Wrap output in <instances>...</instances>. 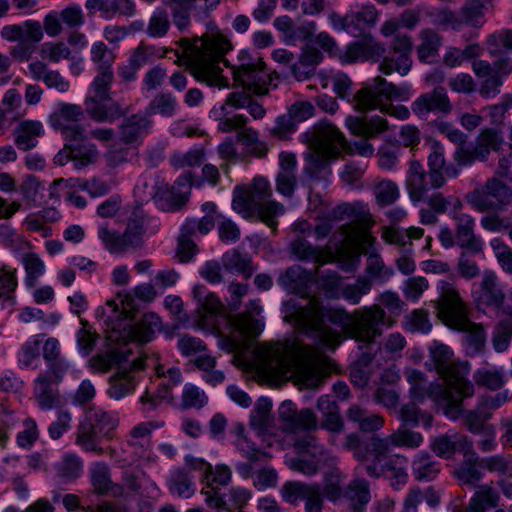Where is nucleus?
Instances as JSON below:
<instances>
[{
  "instance_id": "680f3d73",
  "label": "nucleus",
  "mask_w": 512,
  "mask_h": 512,
  "mask_svg": "<svg viewBox=\"0 0 512 512\" xmlns=\"http://www.w3.org/2000/svg\"><path fill=\"white\" fill-rule=\"evenodd\" d=\"M445 165L444 155L439 150H434L430 153L428 157V166H429V183L430 186L434 189L441 188L446 179L442 173V169Z\"/></svg>"
},
{
  "instance_id": "e2e57ef3",
  "label": "nucleus",
  "mask_w": 512,
  "mask_h": 512,
  "mask_svg": "<svg viewBox=\"0 0 512 512\" xmlns=\"http://www.w3.org/2000/svg\"><path fill=\"white\" fill-rule=\"evenodd\" d=\"M73 151V162L77 169H81L90 164H93L98 159V151L95 145L90 143L73 144L71 142Z\"/></svg>"
},
{
  "instance_id": "5701e85b",
  "label": "nucleus",
  "mask_w": 512,
  "mask_h": 512,
  "mask_svg": "<svg viewBox=\"0 0 512 512\" xmlns=\"http://www.w3.org/2000/svg\"><path fill=\"white\" fill-rule=\"evenodd\" d=\"M297 159L295 154H279V172L276 177V190L285 197H292L297 187Z\"/></svg>"
},
{
  "instance_id": "79ce46f5",
  "label": "nucleus",
  "mask_w": 512,
  "mask_h": 512,
  "mask_svg": "<svg viewBox=\"0 0 512 512\" xmlns=\"http://www.w3.org/2000/svg\"><path fill=\"white\" fill-rule=\"evenodd\" d=\"M197 370L202 372V380L211 386L221 384L225 380L223 371L217 369V360L211 355H199L193 361Z\"/></svg>"
},
{
  "instance_id": "f704fd0d",
  "label": "nucleus",
  "mask_w": 512,
  "mask_h": 512,
  "mask_svg": "<svg viewBox=\"0 0 512 512\" xmlns=\"http://www.w3.org/2000/svg\"><path fill=\"white\" fill-rule=\"evenodd\" d=\"M150 126L151 121L146 115L134 114L127 117L119 127L120 140L126 144L136 142L148 132Z\"/></svg>"
},
{
  "instance_id": "09e8293b",
  "label": "nucleus",
  "mask_w": 512,
  "mask_h": 512,
  "mask_svg": "<svg viewBox=\"0 0 512 512\" xmlns=\"http://www.w3.org/2000/svg\"><path fill=\"white\" fill-rule=\"evenodd\" d=\"M176 109V98L170 92H159L147 106L146 116L161 115L169 118L174 116Z\"/></svg>"
},
{
  "instance_id": "4c0bfd02",
  "label": "nucleus",
  "mask_w": 512,
  "mask_h": 512,
  "mask_svg": "<svg viewBox=\"0 0 512 512\" xmlns=\"http://www.w3.org/2000/svg\"><path fill=\"white\" fill-rule=\"evenodd\" d=\"M295 446L300 453L310 455L318 462H322L323 465L334 466L336 464V458L312 435L299 438L295 442Z\"/></svg>"
},
{
  "instance_id": "864d4df0",
  "label": "nucleus",
  "mask_w": 512,
  "mask_h": 512,
  "mask_svg": "<svg viewBox=\"0 0 512 512\" xmlns=\"http://www.w3.org/2000/svg\"><path fill=\"white\" fill-rule=\"evenodd\" d=\"M237 140L246 148V151L255 157H265L268 152L267 145L259 139L258 132L245 126L238 131Z\"/></svg>"
},
{
  "instance_id": "f257e3e1",
  "label": "nucleus",
  "mask_w": 512,
  "mask_h": 512,
  "mask_svg": "<svg viewBox=\"0 0 512 512\" xmlns=\"http://www.w3.org/2000/svg\"><path fill=\"white\" fill-rule=\"evenodd\" d=\"M284 319L298 329L314 337L322 346L334 350L341 342L338 331L324 325V321L343 326L346 337L364 344L374 343L382 334L381 325L386 324L385 310L377 304L356 309L352 314L342 310H324L318 302L309 300L298 306L293 301L284 303Z\"/></svg>"
},
{
  "instance_id": "39448f33",
  "label": "nucleus",
  "mask_w": 512,
  "mask_h": 512,
  "mask_svg": "<svg viewBox=\"0 0 512 512\" xmlns=\"http://www.w3.org/2000/svg\"><path fill=\"white\" fill-rule=\"evenodd\" d=\"M271 195L272 189L268 180L263 177L255 178L250 186L235 189L232 206L244 218L258 217L275 230V218L284 213V206L269 200Z\"/></svg>"
},
{
  "instance_id": "c85d7f7f",
  "label": "nucleus",
  "mask_w": 512,
  "mask_h": 512,
  "mask_svg": "<svg viewBox=\"0 0 512 512\" xmlns=\"http://www.w3.org/2000/svg\"><path fill=\"white\" fill-rule=\"evenodd\" d=\"M129 353L118 349H108L93 355L88 360V367L95 373H106L113 368L119 371L128 361Z\"/></svg>"
},
{
  "instance_id": "8fccbe9b",
  "label": "nucleus",
  "mask_w": 512,
  "mask_h": 512,
  "mask_svg": "<svg viewBox=\"0 0 512 512\" xmlns=\"http://www.w3.org/2000/svg\"><path fill=\"white\" fill-rule=\"evenodd\" d=\"M225 320L229 328V334L225 335L221 331H218V336L220 338L219 347L228 353L241 351L245 347V340L253 336L248 333H241L238 331L226 315Z\"/></svg>"
},
{
  "instance_id": "473e14b6",
  "label": "nucleus",
  "mask_w": 512,
  "mask_h": 512,
  "mask_svg": "<svg viewBox=\"0 0 512 512\" xmlns=\"http://www.w3.org/2000/svg\"><path fill=\"white\" fill-rule=\"evenodd\" d=\"M311 281V274L300 265H293L283 272L278 283L290 293L303 296Z\"/></svg>"
},
{
  "instance_id": "f03ea898",
  "label": "nucleus",
  "mask_w": 512,
  "mask_h": 512,
  "mask_svg": "<svg viewBox=\"0 0 512 512\" xmlns=\"http://www.w3.org/2000/svg\"><path fill=\"white\" fill-rule=\"evenodd\" d=\"M258 371L267 381L294 380L302 387H319L328 377L329 360L297 340L263 344L257 349Z\"/></svg>"
},
{
  "instance_id": "b1692460",
  "label": "nucleus",
  "mask_w": 512,
  "mask_h": 512,
  "mask_svg": "<svg viewBox=\"0 0 512 512\" xmlns=\"http://www.w3.org/2000/svg\"><path fill=\"white\" fill-rule=\"evenodd\" d=\"M145 367V360L142 358L132 360L128 367L124 366L117 373L110 377V388L108 394L115 400H120L131 393L135 388L134 377L130 370H142Z\"/></svg>"
},
{
  "instance_id": "c756f323",
  "label": "nucleus",
  "mask_w": 512,
  "mask_h": 512,
  "mask_svg": "<svg viewBox=\"0 0 512 512\" xmlns=\"http://www.w3.org/2000/svg\"><path fill=\"white\" fill-rule=\"evenodd\" d=\"M427 173L422 164L417 160L409 163V169L406 175V189L412 202L424 200L428 191Z\"/></svg>"
},
{
  "instance_id": "ddd939ff",
  "label": "nucleus",
  "mask_w": 512,
  "mask_h": 512,
  "mask_svg": "<svg viewBox=\"0 0 512 512\" xmlns=\"http://www.w3.org/2000/svg\"><path fill=\"white\" fill-rule=\"evenodd\" d=\"M407 98V88L397 87L378 76L374 78L372 85L365 86L356 91L351 97L350 102L356 111L366 114L376 109L377 106L385 104L384 100H405Z\"/></svg>"
},
{
  "instance_id": "9d476101",
  "label": "nucleus",
  "mask_w": 512,
  "mask_h": 512,
  "mask_svg": "<svg viewBox=\"0 0 512 512\" xmlns=\"http://www.w3.org/2000/svg\"><path fill=\"white\" fill-rule=\"evenodd\" d=\"M430 357L437 373L444 383L454 389V392L464 398L474 395V386L468 380L470 365L467 361L453 359V351L443 343L434 342L429 348Z\"/></svg>"
},
{
  "instance_id": "13d9d810",
  "label": "nucleus",
  "mask_w": 512,
  "mask_h": 512,
  "mask_svg": "<svg viewBox=\"0 0 512 512\" xmlns=\"http://www.w3.org/2000/svg\"><path fill=\"white\" fill-rule=\"evenodd\" d=\"M344 476L337 468H333L324 476L323 495L330 501L336 502L343 495L342 482Z\"/></svg>"
},
{
  "instance_id": "dca6fc26",
  "label": "nucleus",
  "mask_w": 512,
  "mask_h": 512,
  "mask_svg": "<svg viewBox=\"0 0 512 512\" xmlns=\"http://www.w3.org/2000/svg\"><path fill=\"white\" fill-rule=\"evenodd\" d=\"M390 48L395 55L384 57L379 70L386 75L393 72L406 75L412 66L413 41L411 36L405 33L396 34L390 43Z\"/></svg>"
},
{
  "instance_id": "f8f14e48",
  "label": "nucleus",
  "mask_w": 512,
  "mask_h": 512,
  "mask_svg": "<svg viewBox=\"0 0 512 512\" xmlns=\"http://www.w3.org/2000/svg\"><path fill=\"white\" fill-rule=\"evenodd\" d=\"M465 200L480 213L499 211L512 202V188L498 177H489L468 192Z\"/></svg>"
},
{
  "instance_id": "7ed1b4c3",
  "label": "nucleus",
  "mask_w": 512,
  "mask_h": 512,
  "mask_svg": "<svg viewBox=\"0 0 512 512\" xmlns=\"http://www.w3.org/2000/svg\"><path fill=\"white\" fill-rule=\"evenodd\" d=\"M181 51L175 50L176 64H184L194 78L210 86L224 88L229 81L222 75L220 62L231 49L230 41L220 32H211L193 38H181L177 42Z\"/></svg>"
},
{
  "instance_id": "5fc2aeb1",
  "label": "nucleus",
  "mask_w": 512,
  "mask_h": 512,
  "mask_svg": "<svg viewBox=\"0 0 512 512\" xmlns=\"http://www.w3.org/2000/svg\"><path fill=\"white\" fill-rule=\"evenodd\" d=\"M474 381L478 386L497 391L505 384L504 372L500 368H481L474 373Z\"/></svg>"
},
{
  "instance_id": "c9c22d12",
  "label": "nucleus",
  "mask_w": 512,
  "mask_h": 512,
  "mask_svg": "<svg viewBox=\"0 0 512 512\" xmlns=\"http://www.w3.org/2000/svg\"><path fill=\"white\" fill-rule=\"evenodd\" d=\"M480 461L473 448L471 451H465L464 461L454 472L457 479L464 485L475 486L483 476Z\"/></svg>"
},
{
  "instance_id": "aec40b11",
  "label": "nucleus",
  "mask_w": 512,
  "mask_h": 512,
  "mask_svg": "<svg viewBox=\"0 0 512 512\" xmlns=\"http://www.w3.org/2000/svg\"><path fill=\"white\" fill-rule=\"evenodd\" d=\"M279 420L285 432L313 431L318 428V417L309 408L297 410L292 401H284L278 409Z\"/></svg>"
},
{
  "instance_id": "49530a36",
  "label": "nucleus",
  "mask_w": 512,
  "mask_h": 512,
  "mask_svg": "<svg viewBox=\"0 0 512 512\" xmlns=\"http://www.w3.org/2000/svg\"><path fill=\"white\" fill-rule=\"evenodd\" d=\"M498 492L488 485H480L468 506V512H485L486 509L494 508L499 502Z\"/></svg>"
},
{
  "instance_id": "0eeeda50",
  "label": "nucleus",
  "mask_w": 512,
  "mask_h": 512,
  "mask_svg": "<svg viewBox=\"0 0 512 512\" xmlns=\"http://www.w3.org/2000/svg\"><path fill=\"white\" fill-rule=\"evenodd\" d=\"M375 241L365 229L355 223L343 224L336 229L325 247L327 261H336L345 272H355L360 264V249Z\"/></svg>"
},
{
  "instance_id": "423d86ee",
  "label": "nucleus",
  "mask_w": 512,
  "mask_h": 512,
  "mask_svg": "<svg viewBox=\"0 0 512 512\" xmlns=\"http://www.w3.org/2000/svg\"><path fill=\"white\" fill-rule=\"evenodd\" d=\"M356 459L364 465L367 475L371 478L384 477L392 486L403 485L407 480L405 457L392 454L391 448L382 437L372 436L365 444V452H357Z\"/></svg>"
},
{
  "instance_id": "338daca9",
  "label": "nucleus",
  "mask_w": 512,
  "mask_h": 512,
  "mask_svg": "<svg viewBox=\"0 0 512 512\" xmlns=\"http://www.w3.org/2000/svg\"><path fill=\"white\" fill-rule=\"evenodd\" d=\"M480 225L488 232L503 233L512 227V217L492 211L481 217Z\"/></svg>"
},
{
  "instance_id": "a211bd4d",
  "label": "nucleus",
  "mask_w": 512,
  "mask_h": 512,
  "mask_svg": "<svg viewBox=\"0 0 512 512\" xmlns=\"http://www.w3.org/2000/svg\"><path fill=\"white\" fill-rule=\"evenodd\" d=\"M264 63H242L233 67L234 80L247 92L261 96L268 93V85L271 83L269 74L264 70Z\"/></svg>"
},
{
  "instance_id": "c03bdc74",
  "label": "nucleus",
  "mask_w": 512,
  "mask_h": 512,
  "mask_svg": "<svg viewBox=\"0 0 512 512\" xmlns=\"http://www.w3.org/2000/svg\"><path fill=\"white\" fill-rule=\"evenodd\" d=\"M410 427L400 426L387 437H382L386 444L392 447H405L408 449L418 448L423 442V436L419 432H415Z\"/></svg>"
},
{
  "instance_id": "bb28decb",
  "label": "nucleus",
  "mask_w": 512,
  "mask_h": 512,
  "mask_svg": "<svg viewBox=\"0 0 512 512\" xmlns=\"http://www.w3.org/2000/svg\"><path fill=\"white\" fill-rule=\"evenodd\" d=\"M472 447L473 442L460 433L440 435L431 444L432 451L442 458H450L456 450L471 451Z\"/></svg>"
},
{
  "instance_id": "de8ad7c7",
  "label": "nucleus",
  "mask_w": 512,
  "mask_h": 512,
  "mask_svg": "<svg viewBox=\"0 0 512 512\" xmlns=\"http://www.w3.org/2000/svg\"><path fill=\"white\" fill-rule=\"evenodd\" d=\"M290 252L299 261H315L320 265L327 262L322 250L303 237H297L290 243Z\"/></svg>"
},
{
  "instance_id": "393cba45",
  "label": "nucleus",
  "mask_w": 512,
  "mask_h": 512,
  "mask_svg": "<svg viewBox=\"0 0 512 512\" xmlns=\"http://www.w3.org/2000/svg\"><path fill=\"white\" fill-rule=\"evenodd\" d=\"M12 135L18 149L29 151L38 145V139L44 135V126L38 120L24 119L16 124Z\"/></svg>"
},
{
  "instance_id": "a18cd8bd",
  "label": "nucleus",
  "mask_w": 512,
  "mask_h": 512,
  "mask_svg": "<svg viewBox=\"0 0 512 512\" xmlns=\"http://www.w3.org/2000/svg\"><path fill=\"white\" fill-rule=\"evenodd\" d=\"M53 383L48 374H40L35 381L34 395L42 409H51L58 401L57 390L52 387Z\"/></svg>"
},
{
  "instance_id": "ea45409f",
  "label": "nucleus",
  "mask_w": 512,
  "mask_h": 512,
  "mask_svg": "<svg viewBox=\"0 0 512 512\" xmlns=\"http://www.w3.org/2000/svg\"><path fill=\"white\" fill-rule=\"evenodd\" d=\"M221 262L226 271L243 274L246 278L251 277L254 272L251 258L236 249L225 252Z\"/></svg>"
},
{
  "instance_id": "3c124183",
  "label": "nucleus",
  "mask_w": 512,
  "mask_h": 512,
  "mask_svg": "<svg viewBox=\"0 0 512 512\" xmlns=\"http://www.w3.org/2000/svg\"><path fill=\"white\" fill-rule=\"evenodd\" d=\"M272 402L268 398H260L252 412L250 424L258 434L267 432L272 424Z\"/></svg>"
},
{
  "instance_id": "052dcab7",
  "label": "nucleus",
  "mask_w": 512,
  "mask_h": 512,
  "mask_svg": "<svg viewBox=\"0 0 512 512\" xmlns=\"http://www.w3.org/2000/svg\"><path fill=\"white\" fill-rule=\"evenodd\" d=\"M492 417V414L484 410H469L464 416V426L473 434H481L486 430H490L493 425L486 422Z\"/></svg>"
},
{
  "instance_id": "6e6552de",
  "label": "nucleus",
  "mask_w": 512,
  "mask_h": 512,
  "mask_svg": "<svg viewBox=\"0 0 512 512\" xmlns=\"http://www.w3.org/2000/svg\"><path fill=\"white\" fill-rule=\"evenodd\" d=\"M405 376L410 385V395L414 400L422 402L429 398L443 410L445 415L453 419L462 412L464 397L457 395L449 385L429 382L426 375L419 370H407Z\"/></svg>"
},
{
  "instance_id": "37998d69",
  "label": "nucleus",
  "mask_w": 512,
  "mask_h": 512,
  "mask_svg": "<svg viewBox=\"0 0 512 512\" xmlns=\"http://www.w3.org/2000/svg\"><path fill=\"white\" fill-rule=\"evenodd\" d=\"M56 475L63 483L75 481L83 471L81 458L74 453L65 454L55 465Z\"/></svg>"
},
{
  "instance_id": "4468645a",
  "label": "nucleus",
  "mask_w": 512,
  "mask_h": 512,
  "mask_svg": "<svg viewBox=\"0 0 512 512\" xmlns=\"http://www.w3.org/2000/svg\"><path fill=\"white\" fill-rule=\"evenodd\" d=\"M345 124L352 134L362 137L353 143L351 151L363 157H371L375 151L367 139L384 133L388 129L387 121L379 116L368 118L350 115L346 118Z\"/></svg>"
},
{
  "instance_id": "9b49d317",
  "label": "nucleus",
  "mask_w": 512,
  "mask_h": 512,
  "mask_svg": "<svg viewBox=\"0 0 512 512\" xmlns=\"http://www.w3.org/2000/svg\"><path fill=\"white\" fill-rule=\"evenodd\" d=\"M118 423V419L112 414L100 408H91L78 426L76 444L85 451L102 454L104 450L99 445L100 439H112L113 431Z\"/></svg>"
},
{
  "instance_id": "e433bc0d",
  "label": "nucleus",
  "mask_w": 512,
  "mask_h": 512,
  "mask_svg": "<svg viewBox=\"0 0 512 512\" xmlns=\"http://www.w3.org/2000/svg\"><path fill=\"white\" fill-rule=\"evenodd\" d=\"M345 498L349 502L352 512H363L365 506L370 501V488L367 480L356 478L352 480L344 493Z\"/></svg>"
},
{
  "instance_id": "72a5a7b5",
  "label": "nucleus",
  "mask_w": 512,
  "mask_h": 512,
  "mask_svg": "<svg viewBox=\"0 0 512 512\" xmlns=\"http://www.w3.org/2000/svg\"><path fill=\"white\" fill-rule=\"evenodd\" d=\"M350 422L356 423L358 429L364 433H372L384 426V418L379 414H371L358 404L351 405L346 411Z\"/></svg>"
},
{
  "instance_id": "412c9836",
  "label": "nucleus",
  "mask_w": 512,
  "mask_h": 512,
  "mask_svg": "<svg viewBox=\"0 0 512 512\" xmlns=\"http://www.w3.org/2000/svg\"><path fill=\"white\" fill-rule=\"evenodd\" d=\"M450 215L455 222L456 244L474 254L480 253L482 243L474 233V218L470 214L462 212V209H451Z\"/></svg>"
},
{
  "instance_id": "20e7f679",
  "label": "nucleus",
  "mask_w": 512,
  "mask_h": 512,
  "mask_svg": "<svg viewBox=\"0 0 512 512\" xmlns=\"http://www.w3.org/2000/svg\"><path fill=\"white\" fill-rule=\"evenodd\" d=\"M439 289V314L443 323L451 329L467 333L469 346L475 353L482 352L487 339L484 326L470 321L468 304L454 284L441 281Z\"/></svg>"
},
{
  "instance_id": "774afa93",
  "label": "nucleus",
  "mask_w": 512,
  "mask_h": 512,
  "mask_svg": "<svg viewBox=\"0 0 512 512\" xmlns=\"http://www.w3.org/2000/svg\"><path fill=\"white\" fill-rule=\"evenodd\" d=\"M490 247L502 270L508 274H512V248L500 238H493L490 241Z\"/></svg>"
},
{
  "instance_id": "69168bd1",
  "label": "nucleus",
  "mask_w": 512,
  "mask_h": 512,
  "mask_svg": "<svg viewBox=\"0 0 512 512\" xmlns=\"http://www.w3.org/2000/svg\"><path fill=\"white\" fill-rule=\"evenodd\" d=\"M486 9L487 2L483 0H468L461 9L464 22L473 27H480L483 24L484 11Z\"/></svg>"
},
{
  "instance_id": "2f4dec72",
  "label": "nucleus",
  "mask_w": 512,
  "mask_h": 512,
  "mask_svg": "<svg viewBox=\"0 0 512 512\" xmlns=\"http://www.w3.org/2000/svg\"><path fill=\"white\" fill-rule=\"evenodd\" d=\"M419 44L416 53L419 61L430 63L438 55L443 37L433 28H423L418 34Z\"/></svg>"
},
{
  "instance_id": "58836bf2",
  "label": "nucleus",
  "mask_w": 512,
  "mask_h": 512,
  "mask_svg": "<svg viewBox=\"0 0 512 512\" xmlns=\"http://www.w3.org/2000/svg\"><path fill=\"white\" fill-rule=\"evenodd\" d=\"M366 247L367 246H363L360 249V255H367L365 267V272L368 276L367 278L371 280V283L373 281L381 283L386 282L393 276L394 270L391 267L386 266L380 254L376 252H368L366 251Z\"/></svg>"
},
{
  "instance_id": "6ab92c4d",
  "label": "nucleus",
  "mask_w": 512,
  "mask_h": 512,
  "mask_svg": "<svg viewBox=\"0 0 512 512\" xmlns=\"http://www.w3.org/2000/svg\"><path fill=\"white\" fill-rule=\"evenodd\" d=\"M163 425V422L158 421H144L134 425L125 436L122 451L131 454L133 460L144 457L151 447L153 431Z\"/></svg>"
},
{
  "instance_id": "cd10ccee",
  "label": "nucleus",
  "mask_w": 512,
  "mask_h": 512,
  "mask_svg": "<svg viewBox=\"0 0 512 512\" xmlns=\"http://www.w3.org/2000/svg\"><path fill=\"white\" fill-rule=\"evenodd\" d=\"M262 311L261 306L256 300L249 301L246 310L236 315H226L234 327L241 333H248L254 337L259 335L263 328V323L256 319Z\"/></svg>"
},
{
  "instance_id": "2eb2a0df",
  "label": "nucleus",
  "mask_w": 512,
  "mask_h": 512,
  "mask_svg": "<svg viewBox=\"0 0 512 512\" xmlns=\"http://www.w3.org/2000/svg\"><path fill=\"white\" fill-rule=\"evenodd\" d=\"M84 110L77 104L61 102L49 116V124L59 131L68 142H79L85 139V130L79 124Z\"/></svg>"
},
{
  "instance_id": "4d7b16f0",
  "label": "nucleus",
  "mask_w": 512,
  "mask_h": 512,
  "mask_svg": "<svg viewBox=\"0 0 512 512\" xmlns=\"http://www.w3.org/2000/svg\"><path fill=\"white\" fill-rule=\"evenodd\" d=\"M512 340V319H501L492 333V346L498 353L506 351Z\"/></svg>"
},
{
  "instance_id": "a878e982",
  "label": "nucleus",
  "mask_w": 512,
  "mask_h": 512,
  "mask_svg": "<svg viewBox=\"0 0 512 512\" xmlns=\"http://www.w3.org/2000/svg\"><path fill=\"white\" fill-rule=\"evenodd\" d=\"M144 186L148 189V197L167 202L166 204H162L163 209L171 211L179 210L187 203L189 198V192L169 191L168 184L159 177L154 178V182L150 188L148 183H145Z\"/></svg>"
},
{
  "instance_id": "6e6d98bb",
  "label": "nucleus",
  "mask_w": 512,
  "mask_h": 512,
  "mask_svg": "<svg viewBox=\"0 0 512 512\" xmlns=\"http://www.w3.org/2000/svg\"><path fill=\"white\" fill-rule=\"evenodd\" d=\"M26 277L25 284L29 288H34L38 279L45 272V264L36 253H26L22 257Z\"/></svg>"
},
{
  "instance_id": "4be33fe9",
  "label": "nucleus",
  "mask_w": 512,
  "mask_h": 512,
  "mask_svg": "<svg viewBox=\"0 0 512 512\" xmlns=\"http://www.w3.org/2000/svg\"><path fill=\"white\" fill-rule=\"evenodd\" d=\"M451 110L452 105L447 91L441 86L435 87L431 92L420 95L412 104V111L420 117L434 111L447 114Z\"/></svg>"
},
{
  "instance_id": "f3484780",
  "label": "nucleus",
  "mask_w": 512,
  "mask_h": 512,
  "mask_svg": "<svg viewBox=\"0 0 512 512\" xmlns=\"http://www.w3.org/2000/svg\"><path fill=\"white\" fill-rule=\"evenodd\" d=\"M283 498L291 504L304 502L306 512H321L323 508V493L320 484H307L300 481H290L282 488Z\"/></svg>"
},
{
  "instance_id": "0e129e2a",
  "label": "nucleus",
  "mask_w": 512,
  "mask_h": 512,
  "mask_svg": "<svg viewBox=\"0 0 512 512\" xmlns=\"http://www.w3.org/2000/svg\"><path fill=\"white\" fill-rule=\"evenodd\" d=\"M170 26L167 11L163 8H157L149 19L146 32L150 37L160 38L168 33Z\"/></svg>"
},
{
  "instance_id": "bf43d9fd",
  "label": "nucleus",
  "mask_w": 512,
  "mask_h": 512,
  "mask_svg": "<svg viewBox=\"0 0 512 512\" xmlns=\"http://www.w3.org/2000/svg\"><path fill=\"white\" fill-rule=\"evenodd\" d=\"M169 490L182 498H190L194 494L193 482L189 474L177 469L169 480Z\"/></svg>"
},
{
  "instance_id": "a19ab883",
  "label": "nucleus",
  "mask_w": 512,
  "mask_h": 512,
  "mask_svg": "<svg viewBox=\"0 0 512 512\" xmlns=\"http://www.w3.org/2000/svg\"><path fill=\"white\" fill-rule=\"evenodd\" d=\"M161 329V319L155 313H147L135 325L130 326L129 334L135 340L149 342L154 334Z\"/></svg>"
},
{
  "instance_id": "1a4fd4ad",
  "label": "nucleus",
  "mask_w": 512,
  "mask_h": 512,
  "mask_svg": "<svg viewBox=\"0 0 512 512\" xmlns=\"http://www.w3.org/2000/svg\"><path fill=\"white\" fill-rule=\"evenodd\" d=\"M346 146L347 141L337 127L330 123L320 124L310 140V151L305 154L308 165L304 168V174L315 179L317 171L330 159L336 158Z\"/></svg>"
},
{
  "instance_id": "7c9ffc66",
  "label": "nucleus",
  "mask_w": 512,
  "mask_h": 512,
  "mask_svg": "<svg viewBox=\"0 0 512 512\" xmlns=\"http://www.w3.org/2000/svg\"><path fill=\"white\" fill-rule=\"evenodd\" d=\"M480 290L475 298L477 303L493 307L503 298L505 293L501 288L497 274L492 270H485L479 283Z\"/></svg>"
},
{
  "instance_id": "603ef678",
  "label": "nucleus",
  "mask_w": 512,
  "mask_h": 512,
  "mask_svg": "<svg viewBox=\"0 0 512 512\" xmlns=\"http://www.w3.org/2000/svg\"><path fill=\"white\" fill-rule=\"evenodd\" d=\"M376 203L380 207L392 205L399 198L398 185L390 179H381L375 182L372 187Z\"/></svg>"
}]
</instances>
